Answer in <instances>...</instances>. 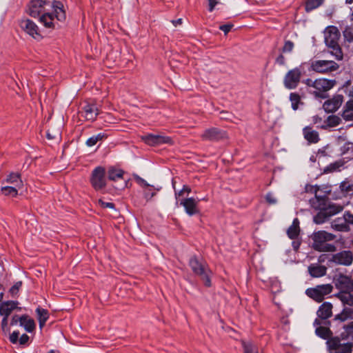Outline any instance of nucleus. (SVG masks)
I'll return each mask as SVG.
<instances>
[{
    "label": "nucleus",
    "mask_w": 353,
    "mask_h": 353,
    "mask_svg": "<svg viewBox=\"0 0 353 353\" xmlns=\"http://www.w3.org/2000/svg\"><path fill=\"white\" fill-rule=\"evenodd\" d=\"M27 13L37 19L39 22L65 21L66 12L63 3L60 1L32 0L27 6Z\"/></svg>",
    "instance_id": "obj_1"
},
{
    "label": "nucleus",
    "mask_w": 353,
    "mask_h": 353,
    "mask_svg": "<svg viewBox=\"0 0 353 353\" xmlns=\"http://www.w3.org/2000/svg\"><path fill=\"white\" fill-rule=\"evenodd\" d=\"M311 206L319 212L314 216V222L316 224H322L326 222L331 216L341 212L343 206L332 203L326 196H317L310 200Z\"/></svg>",
    "instance_id": "obj_2"
},
{
    "label": "nucleus",
    "mask_w": 353,
    "mask_h": 353,
    "mask_svg": "<svg viewBox=\"0 0 353 353\" xmlns=\"http://www.w3.org/2000/svg\"><path fill=\"white\" fill-rule=\"evenodd\" d=\"M346 332L335 336L326 341L330 353H352L353 343L348 341L349 334H353V322L344 325Z\"/></svg>",
    "instance_id": "obj_3"
},
{
    "label": "nucleus",
    "mask_w": 353,
    "mask_h": 353,
    "mask_svg": "<svg viewBox=\"0 0 353 353\" xmlns=\"http://www.w3.org/2000/svg\"><path fill=\"white\" fill-rule=\"evenodd\" d=\"M189 265L194 274L199 276L203 281L205 286H211L212 273L205 262L200 261L196 256H193L190 259Z\"/></svg>",
    "instance_id": "obj_4"
},
{
    "label": "nucleus",
    "mask_w": 353,
    "mask_h": 353,
    "mask_svg": "<svg viewBox=\"0 0 353 353\" xmlns=\"http://www.w3.org/2000/svg\"><path fill=\"white\" fill-rule=\"evenodd\" d=\"M343 305L353 306V292H339L334 295ZM335 320L343 322L347 319H353V308L345 307L340 314L334 317Z\"/></svg>",
    "instance_id": "obj_5"
},
{
    "label": "nucleus",
    "mask_w": 353,
    "mask_h": 353,
    "mask_svg": "<svg viewBox=\"0 0 353 353\" xmlns=\"http://www.w3.org/2000/svg\"><path fill=\"white\" fill-rule=\"evenodd\" d=\"M106 172L102 166L96 167L92 172L90 176V183L96 191H101L106 187Z\"/></svg>",
    "instance_id": "obj_6"
},
{
    "label": "nucleus",
    "mask_w": 353,
    "mask_h": 353,
    "mask_svg": "<svg viewBox=\"0 0 353 353\" xmlns=\"http://www.w3.org/2000/svg\"><path fill=\"white\" fill-rule=\"evenodd\" d=\"M332 290L333 286L331 284H323L307 289L305 294L315 301L320 303L323 301L325 297L330 294Z\"/></svg>",
    "instance_id": "obj_7"
},
{
    "label": "nucleus",
    "mask_w": 353,
    "mask_h": 353,
    "mask_svg": "<svg viewBox=\"0 0 353 353\" xmlns=\"http://www.w3.org/2000/svg\"><path fill=\"white\" fill-rule=\"evenodd\" d=\"M335 83V80L327 79H316L314 81V83H312V87H314L316 91H314L313 94L316 97L325 99L327 97L326 92L332 89Z\"/></svg>",
    "instance_id": "obj_8"
},
{
    "label": "nucleus",
    "mask_w": 353,
    "mask_h": 353,
    "mask_svg": "<svg viewBox=\"0 0 353 353\" xmlns=\"http://www.w3.org/2000/svg\"><path fill=\"white\" fill-rule=\"evenodd\" d=\"M312 70L319 73H327L336 71L339 65L334 61L316 60L311 63Z\"/></svg>",
    "instance_id": "obj_9"
},
{
    "label": "nucleus",
    "mask_w": 353,
    "mask_h": 353,
    "mask_svg": "<svg viewBox=\"0 0 353 353\" xmlns=\"http://www.w3.org/2000/svg\"><path fill=\"white\" fill-rule=\"evenodd\" d=\"M301 71L299 68H295L289 70L285 75L283 84L285 88L289 90L295 89L301 78Z\"/></svg>",
    "instance_id": "obj_10"
},
{
    "label": "nucleus",
    "mask_w": 353,
    "mask_h": 353,
    "mask_svg": "<svg viewBox=\"0 0 353 353\" xmlns=\"http://www.w3.org/2000/svg\"><path fill=\"white\" fill-rule=\"evenodd\" d=\"M141 140L150 146H157L162 144H173L171 137L163 134H147L141 137Z\"/></svg>",
    "instance_id": "obj_11"
},
{
    "label": "nucleus",
    "mask_w": 353,
    "mask_h": 353,
    "mask_svg": "<svg viewBox=\"0 0 353 353\" xmlns=\"http://www.w3.org/2000/svg\"><path fill=\"white\" fill-rule=\"evenodd\" d=\"M328 262L349 266L353 262V254L350 250H344L330 255Z\"/></svg>",
    "instance_id": "obj_12"
},
{
    "label": "nucleus",
    "mask_w": 353,
    "mask_h": 353,
    "mask_svg": "<svg viewBox=\"0 0 353 353\" xmlns=\"http://www.w3.org/2000/svg\"><path fill=\"white\" fill-rule=\"evenodd\" d=\"M336 236L332 233H329L324 230H321L314 233L313 236V248L315 250L321 247L327 241H333Z\"/></svg>",
    "instance_id": "obj_13"
},
{
    "label": "nucleus",
    "mask_w": 353,
    "mask_h": 353,
    "mask_svg": "<svg viewBox=\"0 0 353 353\" xmlns=\"http://www.w3.org/2000/svg\"><path fill=\"white\" fill-rule=\"evenodd\" d=\"M334 283L339 292H353V280L345 275H339L334 279Z\"/></svg>",
    "instance_id": "obj_14"
},
{
    "label": "nucleus",
    "mask_w": 353,
    "mask_h": 353,
    "mask_svg": "<svg viewBox=\"0 0 353 353\" xmlns=\"http://www.w3.org/2000/svg\"><path fill=\"white\" fill-rule=\"evenodd\" d=\"M227 137L225 131L216 128H211L205 130L201 134V138L204 141H219Z\"/></svg>",
    "instance_id": "obj_15"
},
{
    "label": "nucleus",
    "mask_w": 353,
    "mask_h": 353,
    "mask_svg": "<svg viewBox=\"0 0 353 353\" xmlns=\"http://www.w3.org/2000/svg\"><path fill=\"white\" fill-rule=\"evenodd\" d=\"M200 199L196 200L193 197L182 199L180 202V205H183L185 208V212L189 216H193L200 212L198 208V203Z\"/></svg>",
    "instance_id": "obj_16"
},
{
    "label": "nucleus",
    "mask_w": 353,
    "mask_h": 353,
    "mask_svg": "<svg viewBox=\"0 0 353 353\" xmlns=\"http://www.w3.org/2000/svg\"><path fill=\"white\" fill-rule=\"evenodd\" d=\"M343 101V95L336 94L332 99L325 101L323 108L326 112H334L340 108Z\"/></svg>",
    "instance_id": "obj_17"
},
{
    "label": "nucleus",
    "mask_w": 353,
    "mask_h": 353,
    "mask_svg": "<svg viewBox=\"0 0 353 353\" xmlns=\"http://www.w3.org/2000/svg\"><path fill=\"white\" fill-rule=\"evenodd\" d=\"M80 113L87 121H94L99 114V110L95 103H87L83 106Z\"/></svg>",
    "instance_id": "obj_18"
},
{
    "label": "nucleus",
    "mask_w": 353,
    "mask_h": 353,
    "mask_svg": "<svg viewBox=\"0 0 353 353\" xmlns=\"http://www.w3.org/2000/svg\"><path fill=\"white\" fill-rule=\"evenodd\" d=\"M17 301H6L0 303V316L9 317L13 310H21V307H18Z\"/></svg>",
    "instance_id": "obj_19"
},
{
    "label": "nucleus",
    "mask_w": 353,
    "mask_h": 353,
    "mask_svg": "<svg viewBox=\"0 0 353 353\" xmlns=\"http://www.w3.org/2000/svg\"><path fill=\"white\" fill-rule=\"evenodd\" d=\"M21 28L30 36L37 40L41 39L45 33L36 23H22Z\"/></svg>",
    "instance_id": "obj_20"
},
{
    "label": "nucleus",
    "mask_w": 353,
    "mask_h": 353,
    "mask_svg": "<svg viewBox=\"0 0 353 353\" xmlns=\"http://www.w3.org/2000/svg\"><path fill=\"white\" fill-rule=\"evenodd\" d=\"M321 320L319 319L314 320V326L316 327L315 333L319 337L327 340V341L329 339L334 336L333 333L329 327L321 326Z\"/></svg>",
    "instance_id": "obj_21"
},
{
    "label": "nucleus",
    "mask_w": 353,
    "mask_h": 353,
    "mask_svg": "<svg viewBox=\"0 0 353 353\" xmlns=\"http://www.w3.org/2000/svg\"><path fill=\"white\" fill-rule=\"evenodd\" d=\"M332 304L330 302H324L321 304L316 314L319 320H326L332 315Z\"/></svg>",
    "instance_id": "obj_22"
},
{
    "label": "nucleus",
    "mask_w": 353,
    "mask_h": 353,
    "mask_svg": "<svg viewBox=\"0 0 353 353\" xmlns=\"http://www.w3.org/2000/svg\"><path fill=\"white\" fill-rule=\"evenodd\" d=\"M340 32L336 27L331 26L326 28L325 32L326 43H333L334 42H338Z\"/></svg>",
    "instance_id": "obj_23"
},
{
    "label": "nucleus",
    "mask_w": 353,
    "mask_h": 353,
    "mask_svg": "<svg viewBox=\"0 0 353 353\" xmlns=\"http://www.w3.org/2000/svg\"><path fill=\"white\" fill-rule=\"evenodd\" d=\"M331 226L334 230L339 232H348L350 230V226L347 225L344 214L342 217L335 219L332 222Z\"/></svg>",
    "instance_id": "obj_24"
},
{
    "label": "nucleus",
    "mask_w": 353,
    "mask_h": 353,
    "mask_svg": "<svg viewBox=\"0 0 353 353\" xmlns=\"http://www.w3.org/2000/svg\"><path fill=\"white\" fill-rule=\"evenodd\" d=\"M303 134L304 138L310 143H316L319 141V135L317 131L313 130L311 127L307 126L303 128Z\"/></svg>",
    "instance_id": "obj_25"
},
{
    "label": "nucleus",
    "mask_w": 353,
    "mask_h": 353,
    "mask_svg": "<svg viewBox=\"0 0 353 353\" xmlns=\"http://www.w3.org/2000/svg\"><path fill=\"white\" fill-rule=\"evenodd\" d=\"M308 271L312 277H321L326 274L327 268L318 264H312L309 266Z\"/></svg>",
    "instance_id": "obj_26"
},
{
    "label": "nucleus",
    "mask_w": 353,
    "mask_h": 353,
    "mask_svg": "<svg viewBox=\"0 0 353 353\" xmlns=\"http://www.w3.org/2000/svg\"><path fill=\"white\" fill-rule=\"evenodd\" d=\"M35 312L37 316L39 327L41 329L45 325L46 321L50 317V314L48 310L39 306L37 307Z\"/></svg>",
    "instance_id": "obj_27"
},
{
    "label": "nucleus",
    "mask_w": 353,
    "mask_h": 353,
    "mask_svg": "<svg viewBox=\"0 0 353 353\" xmlns=\"http://www.w3.org/2000/svg\"><path fill=\"white\" fill-rule=\"evenodd\" d=\"M6 181L8 183L14 185L17 188H21L23 185L21 174L18 172H10L6 176Z\"/></svg>",
    "instance_id": "obj_28"
},
{
    "label": "nucleus",
    "mask_w": 353,
    "mask_h": 353,
    "mask_svg": "<svg viewBox=\"0 0 353 353\" xmlns=\"http://www.w3.org/2000/svg\"><path fill=\"white\" fill-rule=\"evenodd\" d=\"M20 326L23 327L28 332H32L35 330V322L33 319L30 317L28 314H23Z\"/></svg>",
    "instance_id": "obj_29"
},
{
    "label": "nucleus",
    "mask_w": 353,
    "mask_h": 353,
    "mask_svg": "<svg viewBox=\"0 0 353 353\" xmlns=\"http://www.w3.org/2000/svg\"><path fill=\"white\" fill-rule=\"evenodd\" d=\"M327 45L331 49L330 53L334 56L337 60H341L343 59V54L338 42L327 43Z\"/></svg>",
    "instance_id": "obj_30"
},
{
    "label": "nucleus",
    "mask_w": 353,
    "mask_h": 353,
    "mask_svg": "<svg viewBox=\"0 0 353 353\" xmlns=\"http://www.w3.org/2000/svg\"><path fill=\"white\" fill-rule=\"evenodd\" d=\"M124 172L121 169L110 168L108 171V177L110 181H117L122 179Z\"/></svg>",
    "instance_id": "obj_31"
},
{
    "label": "nucleus",
    "mask_w": 353,
    "mask_h": 353,
    "mask_svg": "<svg viewBox=\"0 0 353 353\" xmlns=\"http://www.w3.org/2000/svg\"><path fill=\"white\" fill-rule=\"evenodd\" d=\"M324 3V0H306L305 3V11L309 12Z\"/></svg>",
    "instance_id": "obj_32"
},
{
    "label": "nucleus",
    "mask_w": 353,
    "mask_h": 353,
    "mask_svg": "<svg viewBox=\"0 0 353 353\" xmlns=\"http://www.w3.org/2000/svg\"><path fill=\"white\" fill-rule=\"evenodd\" d=\"M244 353H259L258 347L251 342L242 341Z\"/></svg>",
    "instance_id": "obj_33"
},
{
    "label": "nucleus",
    "mask_w": 353,
    "mask_h": 353,
    "mask_svg": "<svg viewBox=\"0 0 353 353\" xmlns=\"http://www.w3.org/2000/svg\"><path fill=\"white\" fill-rule=\"evenodd\" d=\"M343 165V163L341 161H335L330 163L324 168V173H330L336 171H340V168Z\"/></svg>",
    "instance_id": "obj_34"
},
{
    "label": "nucleus",
    "mask_w": 353,
    "mask_h": 353,
    "mask_svg": "<svg viewBox=\"0 0 353 353\" xmlns=\"http://www.w3.org/2000/svg\"><path fill=\"white\" fill-rule=\"evenodd\" d=\"M290 100L292 103V108L294 110H296L299 108V104L301 103V97L296 92H292L290 94Z\"/></svg>",
    "instance_id": "obj_35"
},
{
    "label": "nucleus",
    "mask_w": 353,
    "mask_h": 353,
    "mask_svg": "<svg viewBox=\"0 0 353 353\" xmlns=\"http://www.w3.org/2000/svg\"><path fill=\"white\" fill-rule=\"evenodd\" d=\"M341 119L336 115H330L325 120V123L328 127H336L340 124Z\"/></svg>",
    "instance_id": "obj_36"
},
{
    "label": "nucleus",
    "mask_w": 353,
    "mask_h": 353,
    "mask_svg": "<svg viewBox=\"0 0 353 353\" xmlns=\"http://www.w3.org/2000/svg\"><path fill=\"white\" fill-rule=\"evenodd\" d=\"M1 192L5 196L16 197L18 195L17 187L5 186L1 188Z\"/></svg>",
    "instance_id": "obj_37"
},
{
    "label": "nucleus",
    "mask_w": 353,
    "mask_h": 353,
    "mask_svg": "<svg viewBox=\"0 0 353 353\" xmlns=\"http://www.w3.org/2000/svg\"><path fill=\"white\" fill-rule=\"evenodd\" d=\"M299 227H296L295 225H290V228L288 229L287 234L290 239H294L299 236Z\"/></svg>",
    "instance_id": "obj_38"
},
{
    "label": "nucleus",
    "mask_w": 353,
    "mask_h": 353,
    "mask_svg": "<svg viewBox=\"0 0 353 353\" xmlns=\"http://www.w3.org/2000/svg\"><path fill=\"white\" fill-rule=\"evenodd\" d=\"M148 190V188H145L144 190V197L147 201H149L156 195L157 191H159L161 188H154V186L152 185V190Z\"/></svg>",
    "instance_id": "obj_39"
},
{
    "label": "nucleus",
    "mask_w": 353,
    "mask_h": 353,
    "mask_svg": "<svg viewBox=\"0 0 353 353\" xmlns=\"http://www.w3.org/2000/svg\"><path fill=\"white\" fill-rule=\"evenodd\" d=\"M294 47V43L290 40L285 41L283 46L280 50L281 53H290L292 52Z\"/></svg>",
    "instance_id": "obj_40"
},
{
    "label": "nucleus",
    "mask_w": 353,
    "mask_h": 353,
    "mask_svg": "<svg viewBox=\"0 0 353 353\" xmlns=\"http://www.w3.org/2000/svg\"><path fill=\"white\" fill-rule=\"evenodd\" d=\"M316 251L334 252L336 251V247L333 244L326 243L321 247L319 248Z\"/></svg>",
    "instance_id": "obj_41"
},
{
    "label": "nucleus",
    "mask_w": 353,
    "mask_h": 353,
    "mask_svg": "<svg viewBox=\"0 0 353 353\" xmlns=\"http://www.w3.org/2000/svg\"><path fill=\"white\" fill-rule=\"evenodd\" d=\"M1 330L4 335H7L10 332L8 327V317L3 316L1 322Z\"/></svg>",
    "instance_id": "obj_42"
},
{
    "label": "nucleus",
    "mask_w": 353,
    "mask_h": 353,
    "mask_svg": "<svg viewBox=\"0 0 353 353\" xmlns=\"http://www.w3.org/2000/svg\"><path fill=\"white\" fill-rule=\"evenodd\" d=\"M134 179L136 181V182L141 187L144 188H148V190H152V185L148 184L145 180L140 177L139 175L134 174Z\"/></svg>",
    "instance_id": "obj_43"
},
{
    "label": "nucleus",
    "mask_w": 353,
    "mask_h": 353,
    "mask_svg": "<svg viewBox=\"0 0 353 353\" xmlns=\"http://www.w3.org/2000/svg\"><path fill=\"white\" fill-rule=\"evenodd\" d=\"M343 43L348 41L353 40V29L350 27H347L343 30Z\"/></svg>",
    "instance_id": "obj_44"
},
{
    "label": "nucleus",
    "mask_w": 353,
    "mask_h": 353,
    "mask_svg": "<svg viewBox=\"0 0 353 353\" xmlns=\"http://www.w3.org/2000/svg\"><path fill=\"white\" fill-rule=\"evenodd\" d=\"M341 154L345 155L349 152L353 153V144L350 142L345 143L340 149Z\"/></svg>",
    "instance_id": "obj_45"
},
{
    "label": "nucleus",
    "mask_w": 353,
    "mask_h": 353,
    "mask_svg": "<svg viewBox=\"0 0 353 353\" xmlns=\"http://www.w3.org/2000/svg\"><path fill=\"white\" fill-rule=\"evenodd\" d=\"M342 117L346 121H353V110L344 108V110L342 114Z\"/></svg>",
    "instance_id": "obj_46"
},
{
    "label": "nucleus",
    "mask_w": 353,
    "mask_h": 353,
    "mask_svg": "<svg viewBox=\"0 0 353 353\" xmlns=\"http://www.w3.org/2000/svg\"><path fill=\"white\" fill-rule=\"evenodd\" d=\"M22 286V282L21 281H17L16 282L13 286L10 289L9 292L11 294V296L12 297L15 296L21 287Z\"/></svg>",
    "instance_id": "obj_47"
},
{
    "label": "nucleus",
    "mask_w": 353,
    "mask_h": 353,
    "mask_svg": "<svg viewBox=\"0 0 353 353\" xmlns=\"http://www.w3.org/2000/svg\"><path fill=\"white\" fill-rule=\"evenodd\" d=\"M21 320H23V318H22V315L19 316L18 314H14L12 316L11 321H10V325L14 326L19 323L21 324Z\"/></svg>",
    "instance_id": "obj_48"
},
{
    "label": "nucleus",
    "mask_w": 353,
    "mask_h": 353,
    "mask_svg": "<svg viewBox=\"0 0 353 353\" xmlns=\"http://www.w3.org/2000/svg\"><path fill=\"white\" fill-rule=\"evenodd\" d=\"M19 332L18 330L14 331L9 336V340L12 344H16L19 341Z\"/></svg>",
    "instance_id": "obj_49"
},
{
    "label": "nucleus",
    "mask_w": 353,
    "mask_h": 353,
    "mask_svg": "<svg viewBox=\"0 0 353 353\" xmlns=\"http://www.w3.org/2000/svg\"><path fill=\"white\" fill-rule=\"evenodd\" d=\"M184 192H187L188 194L190 193L191 192V188L189 186L184 185L183 186L182 190H181L178 192H175L176 199H177L179 196H182Z\"/></svg>",
    "instance_id": "obj_50"
},
{
    "label": "nucleus",
    "mask_w": 353,
    "mask_h": 353,
    "mask_svg": "<svg viewBox=\"0 0 353 353\" xmlns=\"http://www.w3.org/2000/svg\"><path fill=\"white\" fill-rule=\"evenodd\" d=\"M99 204L101 207L103 208H114L115 205L113 203L111 202H105L103 201L102 199L99 200Z\"/></svg>",
    "instance_id": "obj_51"
},
{
    "label": "nucleus",
    "mask_w": 353,
    "mask_h": 353,
    "mask_svg": "<svg viewBox=\"0 0 353 353\" xmlns=\"http://www.w3.org/2000/svg\"><path fill=\"white\" fill-rule=\"evenodd\" d=\"M233 27L232 23H225L219 26V29L224 32L225 34H227L232 28Z\"/></svg>",
    "instance_id": "obj_52"
},
{
    "label": "nucleus",
    "mask_w": 353,
    "mask_h": 353,
    "mask_svg": "<svg viewBox=\"0 0 353 353\" xmlns=\"http://www.w3.org/2000/svg\"><path fill=\"white\" fill-rule=\"evenodd\" d=\"M344 215L347 225H349L350 224L353 225V214H352L350 211H346L345 212Z\"/></svg>",
    "instance_id": "obj_53"
},
{
    "label": "nucleus",
    "mask_w": 353,
    "mask_h": 353,
    "mask_svg": "<svg viewBox=\"0 0 353 353\" xmlns=\"http://www.w3.org/2000/svg\"><path fill=\"white\" fill-rule=\"evenodd\" d=\"M30 337L26 334H23L21 337L19 339V343L21 345H26L29 341Z\"/></svg>",
    "instance_id": "obj_54"
},
{
    "label": "nucleus",
    "mask_w": 353,
    "mask_h": 353,
    "mask_svg": "<svg viewBox=\"0 0 353 353\" xmlns=\"http://www.w3.org/2000/svg\"><path fill=\"white\" fill-rule=\"evenodd\" d=\"M283 54V53L281 52V54L276 58L275 63L279 65H284L285 64V58Z\"/></svg>",
    "instance_id": "obj_55"
},
{
    "label": "nucleus",
    "mask_w": 353,
    "mask_h": 353,
    "mask_svg": "<svg viewBox=\"0 0 353 353\" xmlns=\"http://www.w3.org/2000/svg\"><path fill=\"white\" fill-rule=\"evenodd\" d=\"M265 200L269 204H275L276 199L274 196L273 194L269 192L265 195Z\"/></svg>",
    "instance_id": "obj_56"
},
{
    "label": "nucleus",
    "mask_w": 353,
    "mask_h": 353,
    "mask_svg": "<svg viewBox=\"0 0 353 353\" xmlns=\"http://www.w3.org/2000/svg\"><path fill=\"white\" fill-rule=\"evenodd\" d=\"M343 46L349 53L353 54V39L343 43Z\"/></svg>",
    "instance_id": "obj_57"
},
{
    "label": "nucleus",
    "mask_w": 353,
    "mask_h": 353,
    "mask_svg": "<svg viewBox=\"0 0 353 353\" xmlns=\"http://www.w3.org/2000/svg\"><path fill=\"white\" fill-rule=\"evenodd\" d=\"M97 143L94 136H92L91 137H90L87 141H86V145L88 146V147H92V146H94V145H96Z\"/></svg>",
    "instance_id": "obj_58"
},
{
    "label": "nucleus",
    "mask_w": 353,
    "mask_h": 353,
    "mask_svg": "<svg viewBox=\"0 0 353 353\" xmlns=\"http://www.w3.org/2000/svg\"><path fill=\"white\" fill-rule=\"evenodd\" d=\"M209 10L212 12L214 7L219 3V0H208Z\"/></svg>",
    "instance_id": "obj_59"
},
{
    "label": "nucleus",
    "mask_w": 353,
    "mask_h": 353,
    "mask_svg": "<svg viewBox=\"0 0 353 353\" xmlns=\"http://www.w3.org/2000/svg\"><path fill=\"white\" fill-rule=\"evenodd\" d=\"M97 141H102L108 137L107 134L105 133H99L97 135H94Z\"/></svg>",
    "instance_id": "obj_60"
},
{
    "label": "nucleus",
    "mask_w": 353,
    "mask_h": 353,
    "mask_svg": "<svg viewBox=\"0 0 353 353\" xmlns=\"http://www.w3.org/2000/svg\"><path fill=\"white\" fill-rule=\"evenodd\" d=\"M344 108L349 109L350 110H353V99H350L348 101H347Z\"/></svg>",
    "instance_id": "obj_61"
},
{
    "label": "nucleus",
    "mask_w": 353,
    "mask_h": 353,
    "mask_svg": "<svg viewBox=\"0 0 353 353\" xmlns=\"http://www.w3.org/2000/svg\"><path fill=\"white\" fill-rule=\"evenodd\" d=\"M330 257V255L321 254L319 258V261L321 263L324 262L325 261V259L328 260Z\"/></svg>",
    "instance_id": "obj_62"
},
{
    "label": "nucleus",
    "mask_w": 353,
    "mask_h": 353,
    "mask_svg": "<svg viewBox=\"0 0 353 353\" xmlns=\"http://www.w3.org/2000/svg\"><path fill=\"white\" fill-rule=\"evenodd\" d=\"M43 27L46 28H54V23H43Z\"/></svg>",
    "instance_id": "obj_63"
},
{
    "label": "nucleus",
    "mask_w": 353,
    "mask_h": 353,
    "mask_svg": "<svg viewBox=\"0 0 353 353\" xmlns=\"http://www.w3.org/2000/svg\"><path fill=\"white\" fill-rule=\"evenodd\" d=\"M291 225H295L296 227H299V221L297 218L293 220L292 224Z\"/></svg>",
    "instance_id": "obj_64"
}]
</instances>
